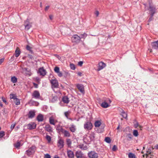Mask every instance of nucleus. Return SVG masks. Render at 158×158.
<instances>
[{
  "mask_svg": "<svg viewBox=\"0 0 158 158\" xmlns=\"http://www.w3.org/2000/svg\"><path fill=\"white\" fill-rule=\"evenodd\" d=\"M95 138V134L94 132H91L88 133L84 137V141L89 143L91 141H93Z\"/></svg>",
  "mask_w": 158,
  "mask_h": 158,
  "instance_id": "obj_1",
  "label": "nucleus"
},
{
  "mask_svg": "<svg viewBox=\"0 0 158 158\" xmlns=\"http://www.w3.org/2000/svg\"><path fill=\"white\" fill-rule=\"evenodd\" d=\"M56 130L59 133H61L65 137L69 136V132L68 131L63 129L61 127L58 126L56 128Z\"/></svg>",
  "mask_w": 158,
  "mask_h": 158,
  "instance_id": "obj_2",
  "label": "nucleus"
},
{
  "mask_svg": "<svg viewBox=\"0 0 158 158\" xmlns=\"http://www.w3.org/2000/svg\"><path fill=\"white\" fill-rule=\"evenodd\" d=\"M71 40L73 43L75 44H77L80 42L81 38L77 35H74L71 37Z\"/></svg>",
  "mask_w": 158,
  "mask_h": 158,
  "instance_id": "obj_3",
  "label": "nucleus"
},
{
  "mask_svg": "<svg viewBox=\"0 0 158 158\" xmlns=\"http://www.w3.org/2000/svg\"><path fill=\"white\" fill-rule=\"evenodd\" d=\"M36 148L34 145H32L26 151V153L28 156L33 155L35 152Z\"/></svg>",
  "mask_w": 158,
  "mask_h": 158,
  "instance_id": "obj_4",
  "label": "nucleus"
},
{
  "mask_svg": "<svg viewBox=\"0 0 158 158\" xmlns=\"http://www.w3.org/2000/svg\"><path fill=\"white\" fill-rule=\"evenodd\" d=\"M32 23H30L29 19H27L24 22V25L25 26V29L27 31L32 27Z\"/></svg>",
  "mask_w": 158,
  "mask_h": 158,
  "instance_id": "obj_5",
  "label": "nucleus"
},
{
  "mask_svg": "<svg viewBox=\"0 0 158 158\" xmlns=\"http://www.w3.org/2000/svg\"><path fill=\"white\" fill-rule=\"evenodd\" d=\"M93 128V125L89 121H88L85 123L84 124V128L87 130H91Z\"/></svg>",
  "mask_w": 158,
  "mask_h": 158,
  "instance_id": "obj_6",
  "label": "nucleus"
},
{
  "mask_svg": "<svg viewBox=\"0 0 158 158\" xmlns=\"http://www.w3.org/2000/svg\"><path fill=\"white\" fill-rule=\"evenodd\" d=\"M111 102V101L110 99L107 98L106 101L102 102L101 104V106L102 107L104 108H107L109 106V103H110Z\"/></svg>",
  "mask_w": 158,
  "mask_h": 158,
  "instance_id": "obj_7",
  "label": "nucleus"
},
{
  "mask_svg": "<svg viewBox=\"0 0 158 158\" xmlns=\"http://www.w3.org/2000/svg\"><path fill=\"white\" fill-rule=\"evenodd\" d=\"M50 83L52 85V87L53 88L58 87L59 85L57 81L55 79H53L50 80Z\"/></svg>",
  "mask_w": 158,
  "mask_h": 158,
  "instance_id": "obj_8",
  "label": "nucleus"
},
{
  "mask_svg": "<svg viewBox=\"0 0 158 158\" xmlns=\"http://www.w3.org/2000/svg\"><path fill=\"white\" fill-rule=\"evenodd\" d=\"M88 156L89 158H98V154L94 151L89 152Z\"/></svg>",
  "mask_w": 158,
  "mask_h": 158,
  "instance_id": "obj_9",
  "label": "nucleus"
},
{
  "mask_svg": "<svg viewBox=\"0 0 158 158\" xmlns=\"http://www.w3.org/2000/svg\"><path fill=\"white\" fill-rule=\"evenodd\" d=\"M106 66V64L102 61L99 62L98 64V67L97 71H99L103 68H104Z\"/></svg>",
  "mask_w": 158,
  "mask_h": 158,
  "instance_id": "obj_10",
  "label": "nucleus"
},
{
  "mask_svg": "<svg viewBox=\"0 0 158 158\" xmlns=\"http://www.w3.org/2000/svg\"><path fill=\"white\" fill-rule=\"evenodd\" d=\"M76 86L80 91L82 94L85 93V90L84 85L82 84H77Z\"/></svg>",
  "mask_w": 158,
  "mask_h": 158,
  "instance_id": "obj_11",
  "label": "nucleus"
},
{
  "mask_svg": "<svg viewBox=\"0 0 158 158\" xmlns=\"http://www.w3.org/2000/svg\"><path fill=\"white\" fill-rule=\"evenodd\" d=\"M32 96L33 98L35 99H39L40 97V94L38 91L35 90L32 93Z\"/></svg>",
  "mask_w": 158,
  "mask_h": 158,
  "instance_id": "obj_12",
  "label": "nucleus"
},
{
  "mask_svg": "<svg viewBox=\"0 0 158 158\" xmlns=\"http://www.w3.org/2000/svg\"><path fill=\"white\" fill-rule=\"evenodd\" d=\"M149 11L151 12V15L153 16L154 14L156 13V7L154 6L150 5L149 7Z\"/></svg>",
  "mask_w": 158,
  "mask_h": 158,
  "instance_id": "obj_13",
  "label": "nucleus"
},
{
  "mask_svg": "<svg viewBox=\"0 0 158 158\" xmlns=\"http://www.w3.org/2000/svg\"><path fill=\"white\" fill-rule=\"evenodd\" d=\"M64 145V142L61 138H60L58 141L57 146L60 148H62Z\"/></svg>",
  "mask_w": 158,
  "mask_h": 158,
  "instance_id": "obj_14",
  "label": "nucleus"
},
{
  "mask_svg": "<svg viewBox=\"0 0 158 158\" xmlns=\"http://www.w3.org/2000/svg\"><path fill=\"white\" fill-rule=\"evenodd\" d=\"M38 73H39L41 75L43 76H44L46 74V71L43 67L39 69Z\"/></svg>",
  "mask_w": 158,
  "mask_h": 158,
  "instance_id": "obj_15",
  "label": "nucleus"
},
{
  "mask_svg": "<svg viewBox=\"0 0 158 158\" xmlns=\"http://www.w3.org/2000/svg\"><path fill=\"white\" fill-rule=\"evenodd\" d=\"M36 127V124L34 123H32L28 124L27 125V128L30 130L34 129Z\"/></svg>",
  "mask_w": 158,
  "mask_h": 158,
  "instance_id": "obj_16",
  "label": "nucleus"
},
{
  "mask_svg": "<svg viewBox=\"0 0 158 158\" xmlns=\"http://www.w3.org/2000/svg\"><path fill=\"white\" fill-rule=\"evenodd\" d=\"M57 122V120L54 119L53 116H51L49 118V122L51 124L55 125Z\"/></svg>",
  "mask_w": 158,
  "mask_h": 158,
  "instance_id": "obj_17",
  "label": "nucleus"
},
{
  "mask_svg": "<svg viewBox=\"0 0 158 158\" xmlns=\"http://www.w3.org/2000/svg\"><path fill=\"white\" fill-rule=\"evenodd\" d=\"M45 128L46 131L49 132H52L53 131L52 127L49 124H47L45 125Z\"/></svg>",
  "mask_w": 158,
  "mask_h": 158,
  "instance_id": "obj_18",
  "label": "nucleus"
},
{
  "mask_svg": "<svg viewBox=\"0 0 158 158\" xmlns=\"http://www.w3.org/2000/svg\"><path fill=\"white\" fill-rule=\"evenodd\" d=\"M35 112L33 110H31L29 111L28 114V117L29 118H32L35 116Z\"/></svg>",
  "mask_w": 158,
  "mask_h": 158,
  "instance_id": "obj_19",
  "label": "nucleus"
},
{
  "mask_svg": "<svg viewBox=\"0 0 158 158\" xmlns=\"http://www.w3.org/2000/svg\"><path fill=\"white\" fill-rule=\"evenodd\" d=\"M21 53L20 49L19 47H17L15 50L14 55L16 57H18Z\"/></svg>",
  "mask_w": 158,
  "mask_h": 158,
  "instance_id": "obj_20",
  "label": "nucleus"
},
{
  "mask_svg": "<svg viewBox=\"0 0 158 158\" xmlns=\"http://www.w3.org/2000/svg\"><path fill=\"white\" fill-rule=\"evenodd\" d=\"M151 45L153 48L155 49H158V40L152 42Z\"/></svg>",
  "mask_w": 158,
  "mask_h": 158,
  "instance_id": "obj_21",
  "label": "nucleus"
},
{
  "mask_svg": "<svg viewBox=\"0 0 158 158\" xmlns=\"http://www.w3.org/2000/svg\"><path fill=\"white\" fill-rule=\"evenodd\" d=\"M36 119L38 122H42L44 120V116L42 114H39L37 117Z\"/></svg>",
  "mask_w": 158,
  "mask_h": 158,
  "instance_id": "obj_22",
  "label": "nucleus"
},
{
  "mask_svg": "<svg viewBox=\"0 0 158 158\" xmlns=\"http://www.w3.org/2000/svg\"><path fill=\"white\" fill-rule=\"evenodd\" d=\"M83 155L81 151H77L76 152V156L77 158H82Z\"/></svg>",
  "mask_w": 158,
  "mask_h": 158,
  "instance_id": "obj_23",
  "label": "nucleus"
},
{
  "mask_svg": "<svg viewBox=\"0 0 158 158\" xmlns=\"http://www.w3.org/2000/svg\"><path fill=\"white\" fill-rule=\"evenodd\" d=\"M101 122L100 120H97L95 121L94 126L96 127H99L101 125Z\"/></svg>",
  "mask_w": 158,
  "mask_h": 158,
  "instance_id": "obj_24",
  "label": "nucleus"
},
{
  "mask_svg": "<svg viewBox=\"0 0 158 158\" xmlns=\"http://www.w3.org/2000/svg\"><path fill=\"white\" fill-rule=\"evenodd\" d=\"M14 145V147L18 149H19V147L22 145L21 144V142L20 141H17L16 143H15Z\"/></svg>",
  "mask_w": 158,
  "mask_h": 158,
  "instance_id": "obj_25",
  "label": "nucleus"
},
{
  "mask_svg": "<svg viewBox=\"0 0 158 158\" xmlns=\"http://www.w3.org/2000/svg\"><path fill=\"white\" fill-rule=\"evenodd\" d=\"M63 102L66 103H67L69 102V98L67 96H64L63 97L62 99Z\"/></svg>",
  "mask_w": 158,
  "mask_h": 158,
  "instance_id": "obj_26",
  "label": "nucleus"
},
{
  "mask_svg": "<svg viewBox=\"0 0 158 158\" xmlns=\"http://www.w3.org/2000/svg\"><path fill=\"white\" fill-rule=\"evenodd\" d=\"M11 81L13 83H15L17 82V78L15 76L11 77Z\"/></svg>",
  "mask_w": 158,
  "mask_h": 158,
  "instance_id": "obj_27",
  "label": "nucleus"
},
{
  "mask_svg": "<svg viewBox=\"0 0 158 158\" xmlns=\"http://www.w3.org/2000/svg\"><path fill=\"white\" fill-rule=\"evenodd\" d=\"M79 147L81 149L85 150L87 149V147L86 145L83 144L80 145L79 146Z\"/></svg>",
  "mask_w": 158,
  "mask_h": 158,
  "instance_id": "obj_28",
  "label": "nucleus"
},
{
  "mask_svg": "<svg viewBox=\"0 0 158 158\" xmlns=\"http://www.w3.org/2000/svg\"><path fill=\"white\" fill-rule=\"evenodd\" d=\"M23 70L27 72V75H28L29 76H30L31 74V70L30 69H28L27 68H25L23 69Z\"/></svg>",
  "mask_w": 158,
  "mask_h": 158,
  "instance_id": "obj_29",
  "label": "nucleus"
},
{
  "mask_svg": "<svg viewBox=\"0 0 158 158\" xmlns=\"http://www.w3.org/2000/svg\"><path fill=\"white\" fill-rule=\"evenodd\" d=\"M76 130L75 126L74 125H72L71 127H70V130L72 132L75 131Z\"/></svg>",
  "mask_w": 158,
  "mask_h": 158,
  "instance_id": "obj_30",
  "label": "nucleus"
},
{
  "mask_svg": "<svg viewBox=\"0 0 158 158\" xmlns=\"http://www.w3.org/2000/svg\"><path fill=\"white\" fill-rule=\"evenodd\" d=\"M129 158H135V156L134 154L131 153H130L128 154Z\"/></svg>",
  "mask_w": 158,
  "mask_h": 158,
  "instance_id": "obj_31",
  "label": "nucleus"
},
{
  "mask_svg": "<svg viewBox=\"0 0 158 158\" xmlns=\"http://www.w3.org/2000/svg\"><path fill=\"white\" fill-rule=\"evenodd\" d=\"M121 114L123 117L124 118H127V114L124 111H122L121 113Z\"/></svg>",
  "mask_w": 158,
  "mask_h": 158,
  "instance_id": "obj_32",
  "label": "nucleus"
},
{
  "mask_svg": "<svg viewBox=\"0 0 158 158\" xmlns=\"http://www.w3.org/2000/svg\"><path fill=\"white\" fill-rule=\"evenodd\" d=\"M26 49L27 50H28L31 53H33V51L32 50V48L30 47L28 45H27L26 46Z\"/></svg>",
  "mask_w": 158,
  "mask_h": 158,
  "instance_id": "obj_33",
  "label": "nucleus"
},
{
  "mask_svg": "<svg viewBox=\"0 0 158 158\" xmlns=\"http://www.w3.org/2000/svg\"><path fill=\"white\" fill-rule=\"evenodd\" d=\"M29 103L32 104L33 105H35V106H38L39 104V103L38 102L33 101L32 100H30L29 102Z\"/></svg>",
  "mask_w": 158,
  "mask_h": 158,
  "instance_id": "obj_34",
  "label": "nucleus"
},
{
  "mask_svg": "<svg viewBox=\"0 0 158 158\" xmlns=\"http://www.w3.org/2000/svg\"><path fill=\"white\" fill-rule=\"evenodd\" d=\"M105 141L108 143H110L111 142V140L110 138L106 137L105 138Z\"/></svg>",
  "mask_w": 158,
  "mask_h": 158,
  "instance_id": "obj_35",
  "label": "nucleus"
},
{
  "mask_svg": "<svg viewBox=\"0 0 158 158\" xmlns=\"http://www.w3.org/2000/svg\"><path fill=\"white\" fill-rule=\"evenodd\" d=\"M133 135L137 137L138 135V132L137 130H134L133 132Z\"/></svg>",
  "mask_w": 158,
  "mask_h": 158,
  "instance_id": "obj_36",
  "label": "nucleus"
},
{
  "mask_svg": "<svg viewBox=\"0 0 158 158\" xmlns=\"http://www.w3.org/2000/svg\"><path fill=\"white\" fill-rule=\"evenodd\" d=\"M10 99H13L15 100L17 98L16 96L13 94H10Z\"/></svg>",
  "mask_w": 158,
  "mask_h": 158,
  "instance_id": "obj_37",
  "label": "nucleus"
},
{
  "mask_svg": "<svg viewBox=\"0 0 158 158\" xmlns=\"http://www.w3.org/2000/svg\"><path fill=\"white\" fill-rule=\"evenodd\" d=\"M46 139L47 140L48 143H50L51 142V138L50 136L47 135L46 136Z\"/></svg>",
  "mask_w": 158,
  "mask_h": 158,
  "instance_id": "obj_38",
  "label": "nucleus"
},
{
  "mask_svg": "<svg viewBox=\"0 0 158 158\" xmlns=\"http://www.w3.org/2000/svg\"><path fill=\"white\" fill-rule=\"evenodd\" d=\"M87 35L86 33H84L83 34H81L80 35V38H81H81H83L85 39L87 36Z\"/></svg>",
  "mask_w": 158,
  "mask_h": 158,
  "instance_id": "obj_39",
  "label": "nucleus"
},
{
  "mask_svg": "<svg viewBox=\"0 0 158 158\" xmlns=\"http://www.w3.org/2000/svg\"><path fill=\"white\" fill-rule=\"evenodd\" d=\"M127 139L128 140H130L132 139V135L130 134L129 133L127 135Z\"/></svg>",
  "mask_w": 158,
  "mask_h": 158,
  "instance_id": "obj_40",
  "label": "nucleus"
},
{
  "mask_svg": "<svg viewBox=\"0 0 158 158\" xmlns=\"http://www.w3.org/2000/svg\"><path fill=\"white\" fill-rule=\"evenodd\" d=\"M15 100V102L16 105H18L20 104V102L19 99L17 98Z\"/></svg>",
  "mask_w": 158,
  "mask_h": 158,
  "instance_id": "obj_41",
  "label": "nucleus"
},
{
  "mask_svg": "<svg viewBox=\"0 0 158 158\" xmlns=\"http://www.w3.org/2000/svg\"><path fill=\"white\" fill-rule=\"evenodd\" d=\"M70 66L71 68V69L74 70L75 69L76 67L75 65L73 64H70Z\"/></svg>",
  "mask_w": 158,
  "mask_h": 158,
  "instance_id": "obj_42",
  "label": "nucleus"
},
{
  "mask_svg": "<svg viewBox=\"0 0 158 158\" xmlns=\"http://www.w3.org/2000/svg\"><path fill=\"white\" fill-rule=\"evenodd\" d=\"M64 115L66 117L67 119H69V112L68 111L65 112L64 113Z\"/></svg>",
  "mask_w": 158,
  "mask_h": 158,
  "instance_id": "obj_43",
  "label": "nucleus"
},
{
  "mask_svg": "<svg viewBox=\"0 0 158 158\" xmlns=\"http://www.w3.org/2000/svg\"><path fill=\"white\" fill-rule=\"evenodd\" d=\"M54 70L55 72L56 73H57L59 72L60 71V69L58 67H56L54 69Z\"/></svg>",
  "mask_w": 158,
  "mask_h": 158,
  "instance_id": "obj_44",
  "label": "nucleus"
},
{
  "mask_svg": "<svg viewBox=\"0 0 158 158\" xmlns=\"http://www.w3.org/2000/svg\"><path fill=\"white\" fill-rule=\"evenodd\" d=\"M5 135V132L3 131H0V138H2Z\"/></svg>",
  "mask_w": 158,
  "mask_h": 158,
  "instance_id": "obj_45",
  "label": "nucleus"
},
{
  "mask_svg": "<svg viewBox=\"0 0 158 158\" xmlns=\"http://www.w3.org/2000/svg\"><path fill=\"white\" fill-rule=\"evenodd\" d=\"M74 154L73 152L70 151V158H73Z\"/></svg>",
  "mask_w": 158,
  "mask_h": 158,
  "instance_id": "obj_46",
  "label": "nucleus"
},
{
  "mask_svg": "<svg viewBox=\"0 0 158 158\" xmlns=\"http://www.w3.org/2000/svg\"><path fill=\"white\" fill-rule=\"evenodd\" d=\"M117 149V147L115 145H114V146H113L112 148V151H115Z\"/></svg>",
  "mask_w": 158,
  "mask_h": 158,
  "instance_id": "obj_47",
  "label": "nucleus"
},
{
  "mask_svg": "<svg viewBox=\"0 0 158 158\" xmlns=\"http://www.w3.org/2000/svg\"><path fill=\"white\" fill-rule=\"evenodd\" d=\"M83 64V61H80L78 62V65L80 66H81Z\"/></svg>",
  "mask_w": 158,
  "mask_h": 158,
  "instance_id": "obj_48",
  "label": "nucleus"
},
{
  "mask_svg": "<svg viewBox=\"0 0 158 158\" xmlns=\"http://www.w3.org/2000/svg\"><path fill=\"white\" fill-rule=\"evenodd\" d=\"M57 73V74L58 76L59 77H61L62 76V73L60 71L59 72Z\"/></svg>",
  "mask_w": 158,
  "mask_h": 158,
  "instance_id": "obj_49",
  "label": "nucleus"
},
{
  "mask_svg": "<svg viewBox=\"0 0 158 158\" xmlns=\"http://www.w3.org/2000/svg\"><path fill=\"white\" fill-rule=\"evenodd\" d=\"M1 99L2 100L3 102H4V103H6V100L5 98L4 97H2Z\"/></svg>",
  "mask_w": 158,
  "mask_h": 158,
  "instance_id": "obj_50",
  "label": "nucleus"
},
{
  "mask_svg": "<svg viewBox=\"0 0 158 158\" xmlns=\"http://www.w3.org/2000/svg\"><path fill=\"white\" fill-rule=\"evenodd\" d=\"M15 126V124H12L10 127V128L12 130L14 129Z\"/></svg>",
  "mask_w": 158,
  "mask_h": 158,
  "instance_id": "obj_51",
  "label": "nucleus"
},
{
  "mask_svg": "<svg viewBox=\"0 0 158 158\" xmlns=\"http://www.w3.org/2000/svg\"><path fill=\"white\" fill-rule=\"evenodd\" d=\"M45 158H51L50 156L48 154H46L45 156Z\"/></svg>",
  "mask_w": 158,
  "mask_h": 158,
  "instance_id": "obj_52",
  "label": "nucleus"
},
{
  "mask_svg": "<svg viewBox=\"0 0 158 158\" xmlns=\"http://www.w3.org/2000/svg\"><path fill=\"white\" fill-rule=\"evenodd\" d=\"M33 85H34V87L35 88H38V85L35 83H33Z\"/></svg>",
  "mask_w": 158,
  "mask_h": 158,
  "instance_id": "obj_53",
  "label": "nucleus"
},
{
  "mask_svg": "<svg viewBox=\"0 0 158 158\" xmlns=\"http://www.w3.org/2000/svg\"><path fill=\"white\" fill-rule=\"evenodd\" d=\"M139 126V125L138 122H137L135 124H134V127L135 128H137V127H138Z\"/></svg>",
  "mask_w": 158,
  "mask_h": 158,
  "instance_id": "obj_54",
  "label": "nucleus"
},
{
  "mask_svg": "<svg viewBox=\"0 0 158 158\" xmlns=\"http://www.w3.org/2000/svg\"><path fill=\"white\" fill-rule=\"evenodd\" d=\"M95 14L96 15V17H98V16L99 14V12L98 11H95Z\"/></svg>",
  "mask_w": 158,
  "mask_h": 158,
  "instance_id": "obj_55",
  "label": "nucleus"
},
{
  "mask_svg": "<svg viewBox=\"0 0 158 158\" xmlns=\"http://www.w3.org/2000/svg\"><path fill=\"white\" fill-rule=\"evenodd\" d=\"M4 59L2 58L0 59V64H1L4 61Z\"/></svg>",
  "mask_w": 158,
  "mask_h": 158,
  "instance_id": "obj_56",
  "label": "nucleus"
},
{
  "mask_svg": "<svg viewBox=\"0 0 158 158\" xmlns=\"http://www.w3.org/2000/svg\"><path fill=\"white\" fill-rule=\"evenodd\" d=\"M78 75L79 76H82V73L81 72H78L77 73Z\"/></svg>",
  "mask_w": 158,
  "mask_h": 158,
  "instance_id": "obj_57",
  "label": "nucleus"
},
{
  "mask_svg": "<svg viewBox=\"0 0 158 158\" xmlns=\"http://www.w3.org/2000/svg\"><path fill=\"white\" fill-rule=\"evenodd\" d=\"M49 6H46V7L45 8V10L46 11L49 8Z\"/></svg>",
  "mask_w": 158,
  "mask_h": 158,
  "instance_id": "obj_58",
  "label": "nucleus"
},
{
  "mask_svg": "<svg viewBox=\"0 0 158 158\" xmlns=\"http://www.w3.org/2000/svg\"><path fill=\"white\" fill-rule=\"evenodd\" d=\"M67 143L68 147L69 146V139H67Z\"/></svg>",
  "mask_w": 158,
  "mask_h": 158,
  "instance_id": "obj_59",
  "label": "nucleus"
},
{
  "mask_svg": "<svg viewBox=\"0 0 158 158\" xmlns=\"http://www.w3.org/2000/svg\"><path fill=\"white\" fill-rule=\"evenodd\" d=\"M153 19V16H152V15H151V17L149 19V21H150L152 20Z\"/></svg>",
  "mask_w": 158,
  "mask_h": 158,
  "instance_id": "obj_60",
  "label": "nucleus"
},
{
  "mask_svg": "<svg viewBox=\"0 0 158 158\" xmlns=\"http://www.w3.org/2000/svg\"><path fill=\"white\" fill-rule=\"evenodd\" d=\"M154 148L156 149H158V144L154 146Z\"/></svg>",
  "mask_w": 158,
  "mask_h": 158,
  "instance_id": "obj_61",
  "label": "nucleus"
},
{
  "mask_svg": "<svg viewBox=\"0 0 158 158\" xmlns=\"http://www.w3.org/2000/svg\"><path fill=\"white\" fill-rule=\"evenodd\" d=\"M56 57H57L59 59H60V57L58 55H56Z\"/></svg>",
  "mask_w": 158,
  "mask_h": 158,
  "instance_id": "obj_62",
  "label": "nucleus"
},
{
  "mask_svg": "<svg viewBox=\"0 0 158 158\" xmlns=\"http://www.w3.org/2000/svg\"><path fill=\"white\" fill-rule=\"evenodd\" d=\"M67 154L68 156L69 157V150H67Z\"/></svg>",
  "mask_w": 158,
  "mask_h": 158,
  "instance_id": "obj_63",
  "label": "nucleus"
},
{
  "mask_svg": "<svg viewBox=\"0 0 158 158\" xmlns=\"http://www.w3.org/2000/svg\"><path fill=\"white\" fill-rule=\"evenodd\" d=\"M71 104L72 105H73L74 104H75V102L74 101L73 102H71Z\"/></svg>",
  "mask_w": 158,
  "mask_h": 158,
  "instance_id": "obj_64",
  "label": "nucleus"
}]
</instances>
